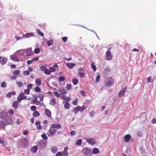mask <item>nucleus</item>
<instances>
[{
	"label": "nucleus",
	"instance_id": "20e7f679",
	"mask_svg": "<svg viewBox=\"0 0 156 156\" xmlns=\"http://www.w3.org/2000/svg\"><path fill=\"white\" fill-rule=\"evenodd\" d=\"M86 72L84 69L80 68L79 70V75L81 78H83L86 77Z\"/></svg>",
	"mask_w": 156,
	"mask_h": 156
},
{
	"label": "nucleus",
	"instance_id": "4d7b16f0",
	"mask_svg": "<svg viewBox=\"0 0 156 156\" xmlns=\"http://www.w3.org/2000/svg\"><path fill=\"white\" fill-rule=\"evenodd\" d=\"M28 89H29L30 90L32 88V84H30L28 85L27 86Z\"/></svg>",
	"mask_w": 156,
	"mask_h": 156
},
{
	"label": "nucleus",
	"instance_id": "a211bd4d",
	"mask_svg": "<svg viewBox=\"0 0 156 156\" xmlns=\"http://www.w3.org/2000/svg\"><path fill=\"white\" fill-rule=\"evenodd\" d=\"M23 36L26 38H28L34 36V34L33 33H27L24 35H23Z\"/></svg>",
	"mask_w": 156,
	"mask_h": 156
},
{
	"label": "nucleus",
	"instance_id": "e2e57ef3",
	"mask_svg": "<svg viewBox=\"0 0 156 156\" xmlns=\"http://www.w3.org/2000/svg\"><path fill=\"white\" fill-rule=\"evenodd\" d=\"M70 100V98L69 97H66L64 99V100L66 102L69 101Z\"/></svg>",
	"mask_w": 156,
	"mask_h": 156
},
{
	"label": "nucleus",
	"instance_id": "4468645a",
	"mask_svg": "<svg viewBox=\"0 0 156 156\" xmlns=\"http://www.w3.org/2000/svg\"><path fill=\"white\" fill-rule=\"evenodd\" d=\"M68 147H64V151L62 153V155L64 156H67L68 155Z\"/></svg>",
	"mask_w": 156,
	"mask_h": 156
},
{
	"label": "nucleus",
	"instance_id": "e433bc0d",
	"mask_svg": "<svg viewBox=\"0 0 156 156\" xmlns=\"http://www.w3.org/2000/svg\"><path fill=\"white\" fill-rule=\"evenodd\" d=\"M85 109V108L84 105L81 107L79 106V111H82Z\"/></svg>",
	"mask_w": 156,
	"mask_h": 156
},
{
	"label": "nucleus",
	"instance_id": "5701e85b",
	"mask_svg": "<svg viewBox=\"0 0 156 156\" xmlns=\"http://www.w3.org/2000/svg\"><path fill=\"white\" fill-rule=\"evenodd\" d=\"M99 150L97 148H94L93 149V153L94 154H97L99 153Z\"/></svg>",
	"mask_w": 156,
	"mask_h": 156
},
{
	"label": "nucleus",
	"instance_id": "473e14b6",
	"mask_svg": "<svg viewBox=\"0 0 156 156\" xmlns=\"http://www.w3.org/2000/svg\"><path fill=\"white\" fill-rule=\"evenodd\" d=\"M35 91L36 92H40L41 91V89L38 87H37L34 88Z\"/></svg>",
	"mask_w": 156,
	"mask_h": 156
},
{
	"label": "nucleus",
	"instance_id": "4be33fe9",
	"mask_svg": "<svg viewBox=\"0 0 156 156\" xmlns=\"http://www.w3.org/2000/svg\"><path fill=\"white\" fill-rule=\"evenodd\" d=\"M58 148L56 146L52 147L51 148V151L53 153H55L58 151Z\"/></svg>",
	"mask_w": 156,
	"mask_h": 156
},
{
	"label": "nucleus",
	"instance_id": "f8f14e48",
	"mask_svg": "<svg viewBox=\"0 0 156 156\" xmlns=\"http://www.w3.org/2000/svg\"><path fill=\"white\" fill-rule=\"evenodd\" d=\"M51 126V128L54 129H59L61 127V126L60 125L56 124H52Z\"/></svg>",
	"mask_w": 156,
	"mask_h": 156
},
{
	"label": "nucleus",
	"instance_id": "603ef678",
	"mask_svg": "<svg viewBox=\"0 0 156 156\" xmlns=\"http://www.w3.org/2000/svg\"><path fill=\"white\" fill-rule=\"evenodd\" d=\"M20 123H22L23 122V121H20V119H17L16 120V124L17 125H19L20 124Z\"/></svg>",
	"mask_w": 156,
	"mask_h": 156
},
{
	"label": "nucleus",
	"instance_id": "7ed1b4c3",
	"mask_svg": "<svg viewBox=\"0 0 156 156\" xmlns=\"http://www.w3.org/2000/svg\"><path fill=\"white\" fill-rule=\"evenodd\" d=\"M56 131V129L53 128L51 126L49 131L47 133V134L49 136H53L55 134Z\"/></svg>",
	"mask_w": 156,
	"mask_h": 156
},
{
	"label": "nucleus",
	"instance_id": "c85d7f7f",
	"mask_svg": "<svg viewBox=\"0 0 156 156\" xmlns=\"http://www.w3.org/2000/svg\"><path fill=\"white\" fill-rule=\"evenodd\" d=\"M64 107L66 109H69L70 108L69 103L67 102H66L64 105Z\"/></svg>",
	"mask_w": 156,
	"mask_h": 156
},
{
	"label": "nucleus",
	"instance_id": "0eeeda50",
	"mask_svg": "<svg viewBox=\"0 0 156 156\" xmlns=\"http://www.w3.org/2000/svg\"><path fill=\"white\" fill-rule=\"evenodd\" d=\"M114 84V80L112 77H111L106 82V85L109 87L113 85Z\"/></svg>",
	"mask_w": 156,
	"mask_h": 156
},
{
	"label": "nucleus",
	"instance_id": "13d9d810",
	"mask_svg": "<svg viewBox=\"0 0 156 156\" xmlns=\"http://www.w3.org/2000/svg\"><path fill=\"white\" fill-rule=\"evenodd\" d=\"M39 97L40 98L41 101H42L43 100L44 97L43 95L40 94L39 95Z\"/></svg>",
	"mask_w": 156,
	"mask_h": 156
},
{
	"label": "nucleus",
	"instance_id": "37998d69",
	"mask_svg": "<svg viewBox=\"0 0 156 156\" xmlns=\"http://www.w3.org/2000/svg\"><path fill=\"white\" fill-rule=\"evenodd\" d=\"M31 110L32 111H34L36 110V106H34V105H33V106H32L31 107Z\"/></svg>",
	"mask_w": 156,
	"mask_h": 156
},
{
	"label": "nucleus",
	"instance_id": "0e129e2a",
	"mask_svg": "<svg viewBox=\"0 0 156 156\" xmlns=\"http://www.w3.org/2000/svg\"><path fill=\"white\" fill-rule=\"evenodd\" d=\"M33 62V61L32 59H31V60H28L27 61V63L29 65V64H30L32 63Z\"/></svg>",
	"mask_w": 156,
	"mask_h": 156
},
{
	"label": "nucleus",
	"instance_id": "4c0bfd02",
	"mask_svg": "<svg viewBox=\"0 0 156 156\" xmlns=\"http://www.w3.org/2000/svg\"><path fill=\"white\" fill-rule=\"evenodd\" d=\"M91 67L92 69L94 70V71H95L96 70V66L94 65V62H92Z\"/></svg>",
	"mask_w": 156,
	"mask_h": 156
},
{
	"label": "nucleus",
	"instance_id": "a18cd8bd",
	"mask_svg": "<svg viewBox=\"0 0 156 156\" xmlns=\"http://www.w3.org/2000/svg\"><path fill=\"white\" fill-rule=\"evenodd\" d=\"M41 137L45 140H46L47 139V136L44 133H43L41 135Z\"/></svg>",
	"mask_w": 156,
	"mask_h": 156
},
{
	"label": "nucleus",
	"instance_id": "72a5a7b5",
	"mask_svg": "<svg viewBox=\"0 0 156 156\" xmlns=\"http://www.w3.org/2000/svg\"><path fill=\"white\" fill-rule=\"evenodd\" d=\"M6 122L7 124H10L12 123V121L11 119H6Z\"/></svg>",
	"mask_w": 156,
	"mask_h": 156
},
{
	"label": "nucleus",
	"instance_id": "dca6fc26",
	"mask_svg": "<svg viewBox=\"0 0 156 156\" xmlns=\"http://www.w3.org/2000/svg\"><path fill=\"white\" fill-rule=\"evenodd\" d=\"M18 103H19L17 100V101H15L12 104L13 107L17 109L19 106Z\"/></svg>",
	"mask_w": 156,
	"mask_h": 156
},
{
	"label": "nucleus",
	"instance_id": "6e6d98bb",
	"mask_svg": "<svg viewBox=\"0 0 156 156\" xmlns=\"http://www.w3.org/2000/svg\"><path fill=\"white\" fill-rule=\"evenodd\" d=\"M24 92L26 94H29L30 93V90L29 89H27L26 90H25L24 91Z\"/></svg>",
	"mask_w": 156,
	"mask_h": 156
},
{
	"label": "nucleus",
	"instance_id": "de8ad7c7",
	"mask_svg": "<svg viewBox=\"0 0 156 156\" xmlns=\"http://www.w3.org/2000/svg\"><path fill=\"white\" fill-rule=\"evenodd\" d=\"M80 94L82 95L84 97L85 96L86 94L85 91L84 90H81L80 91Z\"/></svg>",
	"mask_w": 156,
	"mask_h": 156
},
{
	"label": "nucleus",
	"instance_id": "f704fd0d",
	"mask_svg": "<svg viewBox=\"0 0 156 156\" xmlns=\"http://www.w3.org/2000/svg\"><path fill=\"white\" fill-rule=\"evenodd\" d=\"M44 72L45 74L47 75H50L51 74V72L50 71V70H49L47 69L44 70Z\"/></svg>",
	"mask_w": 156,
	"mask_h": 156
},
{
	"label": "nucleus",
	"instance_id": "423d86ee",
	"mask_svg": "<svg viewBox=\"0 0 156 156\" xmlns=\"http://www.w3.org/2000/svg\"><path fill=\"white\" fill-rule=\"evenodd\" d=\"M127 89V86H126L124 88H122V90L119 92L118 94V96L119 97L123 96L125 95V92L126 90Z\"/></svg>",
	"mask_w": 156,
	"mask_h": 156
},
{
	"label": "nucleus",
	"instance_id": "6e6552de",
	"mask_svg": "<svg viewBox=\"0 0 156 156\" xmlns=\"http://www.w3.org/2000/svg\"><path fill=\"white\" fill-rule=\"evenodd\" d=\"M8 61V59L6 58L0 56V63L2 65H4L6 63L7 61Z\"/></svg>",
	"mask_w": 156,
	"mask_h": 156
},
{
	"label": "nucleus",
	"instance_id": "a19ab883",
	"mask_svg": "<svg viewBox=\"0 0 156 156\" xmlns=\"http://www.w3.org/2000/svg\"><path fill=\"white\" fill-rule=\"evenodd\" d=\"M58 80L60 81H63L65 80V78L63 76H61L59 78Z\"/></svg>",
	"mask_w": 156,
	"mask_h": 156
},
{
	"label": "nucleus",
	"instance_id": "cd10ccee",
	"mask_svg": "<svg viewBox=\"0 0 156 156\" xmlns=\"http://www.w3.org/2000/svg\"><path fill=\"white\" fill-rule=\"evenodd\" d=\"M16 84L19 87H21L23 85V83L21 82H16Z\"/></svg>",
	"mask_w": 156,
	"mask_h": 156
},
{
	"label": "nucleus",
	"instance_id": "49530a36",
	"mask_svg": "<svg viewBox=\"0 0 156 156\" xmlns=\"http://www.w3.org/2000/svg\"><path fill=\"white\" fill-rule=\"evenodd\" d=\"M54 94L57 98H59L60 97V94H59L57 92L55 91L54 92Z\"/></svg>",
	"mask_w": 156,
	"mask_h": 156
},
{
	"label": "nucleus",
	"instance_id": "69168bd1",
	"mask_svg": "<svg viewBox=\"0 0 156 156\" xmlns=\"http://www.w3.org/2000/svg\"><path fill=\"white\" fill-rule=\"evenodd\" d=\"M16 77L15 76H12L10 77V79L12 80L16 79Z\"/></svg>",
	"mask_w": 156,
	"mask_h": 156
},
{
	"label": "nucleus",
	"instance_id": "ddd939ff",
	"mask_svg": "<svg viewBox=\"0 0 156 156\" xmlns=\"http://www.w3.org/2000/svg\"><path fill=\"white\" fill-rule=\"evenodd\" d=\"M33 54L31 48H29L27 50V55L29 56Z\"/></svg>",
	"mask_w": 156,
	"mask_h": 156
},
{
	"label": "nucleus",
	"instance_id": "bb28decb",
	"mask_svg": "<svg viewBox=\"0 0 156 156\" xmlns=\"http://www.w3.org/2000/svg\"><path fill=\"white\" fill-rule=\"evenodd\" d=\"M36 30L38 34H39L41 36H43L44 35L43 33L41 31L40 29H37Z\"/></svg>",
	"mask_w": 156,
	"mask_h": 156
},
{
	"label": "nucleus",
	"instance_id": "8fccbe9b",
	"mask_svg": "<svg viewBox=\"0 0 156 156\" xmlns=\"http://www.w3.org/2000/svg\"><path fill=\"white\" fill-rule=\"evenodd\" d=\"M147 81L149 83L151 82V76L147 77Z\"/></svg>",
	"mask_w": 156,
	"mask_h": 156
},
{
	"label": "nucleus",
	"instance_id": "680f3d73",
	"mask_svg": "<svg viewBox=\"0 0 156 156\" xmlns=\"http://www.w3.org/2000/svg\"><path fill=\"white\" fill-rule=\"evenodd\" d=\"M77 98H76V100L73 101V105H76L77 104Z\"/></svg>",
	"mask_w": 156,
	"mask_h": 156
},
{
	"label": "nucleus",
	"instance_id": "6ab92c4d",
	"mask_svg": "<svg viewBox=\"0 0 156 156\" xmlns=\"http://www.w3.org/2000/svg\"><path fill=\"white\" fill-rule=\"evenodd\" d=\"M76 64L73 63H67L66 64V66L69 68H72Z\"/></svg>",
	"mask_w": 156,
	"mask_h": 156
},
{
	"label": "nucleus",
	"instance_id": "7c9ffc66",
	"mask_svg": "<svg viewBox=\"0 0 156 156\" xmlns=\"http://www.w3.org/2000/svg\"><path fill=\"white\" fill-rule=\"evenodd\" d=\"M40 51L41 50L39 48H36L34 49V52L36 54H38L40 53Z\"/></svg>",
	"mask_w": 156,
	"mask_h": 156
},
{
	"label": "nucleus",
	"instance_id": "f257e3e1",
	"mask_svg": "<svg viewBox=\"0 0 156 156\" xmlns=\"http://www.w3.org/2000/svg\"><path fill=\"white\" fill-rule=\"evenodd\" d=\"M24 56L23 54L22 53H16V54L10 56L11 59L15 61L18 62L19 59H20L21 60H23V58H24Z\"/></svg>",
	"mask_w": 156,
	"mask_h": 156
},
{
	"label": "nucleus",
	"instance_id": "09e8293b",
	"mask_svg": "<svg viewBox=\"0 0 156 156\" xmlns=\"http://www.w3.org/2000/svg\"><path fill=\"white\" fill-rule=\"evenodd\" d=\"M55 156H62V153L61 152L59 151L56 154Z\"/></svg>",
	"mask_w": 156,
	"mask_h": 156
},
{
	"label": "nucleus",
	"instance_id": "864d4df0",
	"mask_svg": "<svg viewBox=\"0 0 156 156\" xmlns=\"http://www.w3.org/2000/svg\"><path fill=\"white\" fill-rule=\"evenodd\" d=\"M23 73L24 75H28L30 74V72L28 70H27L26 71H24L23 72Z\"/></svg>",
	"mask_w": 156,
	"mask_h": 156
},
{
	"label": "nucleus",
	"instance_id": "1a4fd4ad",
	"mask_svg": "<svg viewBox=\"0 0 156 156\" xmlns=\"http://www.w3.org/2000/svg\"><path fill=\"white\" fill-rule=\"evenodd\" d=\"M106 55L108 60H111L112 59V56L111 55V52L109 50H108L106 52Z\"/></svg>",
	"mask_w": 156,
	"mask_h": 156
},
{
	"label": "nucleus",
	"instance_id": "774afa93",
	"mask_svg": "<svg viewBox=\"0 0 156 156\" xmlns=\"http://www.w3.org/2000/svg\"><path fill=\"white\" fill-rule=\"evenodd\" d=\"M152 122L153 124H155L156 123V119H154L152 120Z\"/></svg>",
	"mask_w": 156,
	"mask_h": 156
},
{
	"label": "nucleus",
	"instance_id": "58836bf2",
	"mask_svg": "<svg viewBox=\"0 0 156 156\" xmlns=\"http://www.w3.org/2000/svg\"><path fill=\"white\" fill-rule=\"evenodd\" d=\"M71 88V85L70 84H68L66 86V89L67 90H69Z\"/></svg>",
	"mask_w": 156,
	"mask_h": 156
},
{
	"label": "nucleus",
	"instance_id": "052dcab7",
	"mask_svg": "<svg viewBox=\"0 0 156 156\" xmlns=\"http://www.w3.org/2000/svg\"><path fill=\"white\" fill-rule=\"evenodd\" d=\"M39 58L38 57H34L32 59L33 62L34 61L37 60L39 59Z\"/></svg>",
	"mask_w": 156,
	"mask_h": 156
},
{
	"label": "nucleus",
	"instance_id": "338daca9",
	"mask_svg": "<svg viewBox=\"0 0 156 156\" xmlns=\"http://www.w3.org/2000/svg\"><path fill=\"white\" fill-rule=\"evenodd\" d=\"M12 96V94L11 92H9L6 94V97H11Z\"/></svg>",
	"mask_w": 156,
	"mask_h": 156
},
{
	"label": "nucleus",
	"instance_id": "aec40b11",
	"mask_svg": "<svg viewBox=\"0 0 156 156\" xmlns=\"http://www.w3.org/2000/svg\"><path fill=\"white\" fill-rule=\"evenodd\" d=\"M36 84L37 86H40L41 84V80L39 78H37L36 80Z\"/></svg>",
	"mask_w": 156,
	"mask_h": 156
},
{
	"label": "nucleus",
	"instance_id": "bf43d9fd",
	"mask_svg": "<svg viewBox=\"0 0 156 156\" xmlns=\"http://www.w3.org/2000/svg\"><path fill=\"white\" fill-rule=\"evenodd\" d=\"M9 113L13 115L14 114V111L12 109H11L9 110Z\"/></svg>",
	"mask_w": 156,
	"mask_h": 156
},
{
	"label": "nucleus",
	"instance_id": "2f4dec72",
	"mask_svg": "<svg viewBox=\"0 0 156 156\" xmlns=\"http://www.w3.org/2000/svg\"><path fill=\"white\" fill-rule=\"evenodd\" d=\"M73 111L75 114H77L78 112V107H76L73 109Z\"/></svg>",
	"mask_w": 156,
	"mask_h": 156
},
{
	"label": "nucleus",
	"instance_id": "9d476101",
	"mask_svg": "<svg viewBox=\"0 0 156 156\" xmlns=\"http://www.w3.org/2000/svg\"><path fill=\"white\" fill-rule=\"evenodd\" d=\"M87 140L88 143L92 145H94L96 143L94 140L93 138H89L87 139Z\"/></svg>",
	"mask_w": 156,
	"mask_h": 156
},
{
	"label": "nucleus",
	"instance_id": "2eb2a0df",
	"mask_svg": "<svg viewBox=\"0 0 156 156\" xmlns=\"http://www.w3.org/2000/svg\"><path fill=\"white\" fill-rule=\"evenodd\" d=\"M131 137L129 134H127L126 135L124 139L126 142H128L131 139Z\"/></svg>",
	"mask_w": 156,
	"mask_h": 156
},
{
	"label": "nucleus",
	"instance_id": "3c124183",
	"mask_svg": "<svg viewBox=\"0 0 156 156\" xmlns=\"http://www.w3.org/2000/svg\"><path fill=\"white\" fill-rule=\"evenodd\" d=\"M68 38L66 37H64L62 38V41L64 42H66Z\"/></svg>",
	"mask_w": 156,
	"mask_h": 156
},
{
	"label": "nucleus",
	"instance_id": "c9c22d12",
	"mask_svg": "<svg viewBox=\"0 0 156 156\" xmlns=\"http://www.w3.org/2000/svg\"><path fill=\"white\" fill-rule=\"evenodd\" d=\"M72 82L74 85H76L77 84L78 80L76 79H74L73 80Z\"/></svg>",
	"mask_w": 156,
	"mask_h": 156
},
{
	"label": "nucleus",
	"instance_id": "f03ea898",
	"mask_svg": "<svg viewBox=\"0 0 156 156\" xmlns=\"http://www.w3.org/2000/svg\"><path fill=\"white\" fill-rule=\"evenodd\" d=\"M82 151L86 156H90L92 154L91 150L87 147L83 148L82 150Z\"/></svg>",
	"mask_w": 156,
	"mask_h": 156
},
{
	"label": "nucleus",
	"instance_id": "c756f323",
	"mask_svg": "<svg viewBox=\"0 0 156 156\" xmlns=\"http://www.w3.org/2000/svg\"><path fill=\"white\" fill-rule=\"evenodd\" d=\"M20 72V71L19 70H17L14 71L13 73L14 75H18L19 74Z\"/></svg>",
	"mask_w": 156,
	"mask_h": 156
},
{
	"label": "nucleus",
	"instance_id": "79ce46f5",
	"mask_svg": "<svg viewBox=\"0 0 156 156\" xmlns=\"http://www.w3.org/2000/svg\"><path fill=\"white\" fill-rule=\"evenodd\" d=\"M1 87L5 88L6 87V84L5 82H3L1 84Z\"/></svg>",
	"mask_w": 156,
	"mask_h": 156
},
{
	"label": "nucleus",
	"instance_id": "c03bdc74",
	"mask_svg": "<svg viewBox=\"0 0 156 156\" xmlns=\"http://www.w3.org/2000/svg\"><path fill=\"white\" fill-rule=\"evenodd\" d=\"M100 80V76L98 75L97 76L96 79V82L98 83Z\"/></svg>",
	"mask_w": 156,
	"mask_h": 156
},
{
	"label": "nucleus",
	"instance_id": "393cba45",
	"mask_svg": "<svg viewBox=\"0 0 156 156\" xmlns=\"http://www.w3.org/2000/svg\"><path fill=\"white\" fill-rule=\"evenodd\" d=\"M58 92L63 94H66L67 92L66 90L64 89H60L58 90Z\"/></svg>",
	"mask_w": 156,
	"mask_h": 156
},
{
	"label": "nucleus",
	"instance_id": "b1692460",
	"mask_svg": "<svg viewBox=\"0 0 156 156\" xmlns=\"http://www.w3.org/2000/svg\"><path fill=\"white\" fill-rule=\"evenodd\" d=\"M37 147L36 146H34L32 148L31 151L32 152L35 153H36L37 150Z\"/></svg>",
	"mask_w": 156,
	"mask_h": 156
},
{
	"label": "nucleus",
	"instance_id": "5fc2aeb1",
	"mask_svg": "<svg viewBox=\"0 0 156 156\" xmlns=\"http://www.w3.org/2000/svg\"><path fill=\"white\" fill-rule=\"evenodd\" d=\"M40 69L41 70L44 71V70L46 69L45 68V67L44 66H41L40 67Z\"/></svg>",
	"mask_w": 156,
	"mask_h": 156
},
{
	"label": "nucleus",
	"instance_id": "9b49d317",
	"mask_svg": "<svg viewBox=\"0 0 156 156\" xmlns=\"http://www.w3.org/2000/svg\"><path fill=\"white\" fill-rule=\"evenodd\" d=\"M45 113L48 117H51V111L47 109H45Z\"/></svg>",
	"mask_w": 156,
	"mask_h": 156
},
{
	"label": "nucleus",
	"instance_id": "412c9836",
	"mask_svg": "<svg viewBox=\"0 0 156 156\" xmlns=\"http://www.w3.org/2000/svg\"><path fill=\"white\" fill-rule=\"evenodd\" d=\"M40 115L39 113L37 111H34L33 114V115L34 117H37Z\"/></svg>",
	"mask_w": 156,
	"mask_h": 156
},
{
	"label": "nucleus",
	"instance_id": "a878e982",
	"mask_svg": "<svg viewBox=\"0 0 156 156\" xmlns=\"http://www.w3.org/2000/svg\"><path fill=\"white\" fill-rule=\"evenodd\" d=\"M53 41L52 40H50L47 41V45L48 46H51L53 43Z\"/></svg>",
	"mask_w": 156,
	"mask_h": 156
},
{
	"label": "nucleus",
	"instance_id": "39448f33",
	"mask_svg": "<svg viewBox=\"0 0 156 156\" xmlns=\"http://www.w3.org/2000/svg\"><path fill=\"white\" fill-rule=\"evenodd\" d=\"M27 97L24 96V93H22L17 98V101L19 102H20L22 100L25 99Z\"/></svg>",
	"mask_w": 156,
	"mask_h": 156
},
{
	"label": "nucleus",
	"instance_id": "f3484780",
	"mask_svg": "<svg viewBox=\"0 0 156 156\" xmlns=\"http://www.w3.org/2000/svg\"><path fill=\"white\" fill-rule=\"evenodd\" d=\"M50 104L52 106L55 105L56 104L55 99L53 98L51 99L50 101Z\"/></svg>",
	"mask_w": 156,
	"mask_h": 156
},
{
	"label": "nucleus",
	"instance_id": "ea45409f",
	"mask_svg": "<svg viewBox=\"0 0 156 156\" xmlns=\"http://www.w3.org/2000/svg\"><path fill=\"white\" fill-rule=\"evenodd\" d=\"M50 71V72H53L55 71L56 69L53 67H51L49 68Z\"/></svg>",
	"mask_w": 156,
	"mask_h": 156
}]
</instances>
